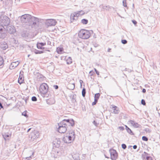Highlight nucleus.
Returning <instances> with one entry per match:
<instances>
[{"label":"nucleus","mask_w":160,"mask_h":160,"mask_svg":"<svg viewBox=\"0 0 160 160\" xmlns=\"http://www.w3.org/2000/svg\"><path fill=\"white\" fill-rule=\"evenodd\" d=\"M27 111H25L22 113V116H23L26 117V118H27L28 117V115L27 114Z\"/></svg>","instance_id":"34"},{"label":"nucleus","mask_w":160,"mask_h":160,"mask_svg":"<svg viewBox=\"0 0 160 160\" xmlns=\"http://www.w3.org/2000/svg\"><path fill=\"white\" fill-rule=\"evenodd\" d=\"M100 7H102L103 9H106V10H109V6H103V5H100Z\"/></svg>","instance_id":"38"},{"label":"nucleus","mask_w":160,"mask_h":160,"mask_svg":"<svg viewBox=\"0 0 160 160\" xmlns=\"http://www.w3.org/2000/svg\"><path fill=\"white\" fill-rule=\"evenodd\" d=\"M57 22L56 20L52 19H47L45 22V24L48 26H54L56 25Z\"/></svg>","instance_id":"10"},{"label":"nucleus","mask_w":160,"mask_h":160,"mask_svg":"<svg viewBox=\"0 0 160 160\" xmlns=\"http://www.w3.org/2000/svg\"><path fill=\"white\" fill-rule=\"evenodd\" d=\"M133 148L134 149H136L137 148V146L136 145H134L133 146Z\"/></svg>","instance_id":"53"},{"label":"nucleus","mask_w":160,"mask_h":160,"mask_svg":"<svg viewBox=\"0 0 160 160\" xmlns=\"http://www.w3.org/2000/svg\"><path fill=\"white\" fill-rule=\"evenodd\" d=\"M121 42L123 44H126L127 43V41L125 39H123L121 40Z\"/></svg>","instance_id":"42"},{"label":"nucleus","mask_w":160,"mask_h":160,"mask_svg":"<svg viewBox=\"0 0 160 160\" xmlns=\"http://www.w3.org/2000/svg\"><path fill=\"white\" fill-rule=\"evenodd\" d=\"M24 81V78L21 72H20L19 76L18 79V82L20 84L23 83Z\"/></svg>","instance_id":"16"},{"label":"nucleus","mask_w":160,"mask_h":160,"mask_svg":"<svg viewBox=\"0 0 160 160\" xmlns=\"http://www.w3.org/2000/svg\"><path fill=\"white\" fill-rule=\"evenodd\" d=\"M86 89L84 88H83L82 90V95L83 97H85L86 95Z\"/></svg>","instance_id":"33"},{"label":"nucleus","mask_w":160,"mask_h":160,"mask_svg":"<svg viewBox=\"0 0 160 160\" xmlns=\"http://www.w3.org/2000/svg\"><path fill=\"white\" fill-rule=\"evenodd\" d=\"M100 94L99 93L95 94L94 95V99L98 101L100 97Z\"/></svg>","instance_id":"31"},{"label":"nucleus","mask_w":160,"mask_h":160,"mask_svg":"<svg viewBox=\"0 0 160 160\" xmlns=\"http://www.w3.org/2000/svg\"><path fill=\"white\" fill-rule=\"evenodd\" d=\"M11 135L5 133L2 134V136L5 140H8V138Z\"/></svg>","instance_id":"25"},{"label":"nucleus","mask_w":160,"mask_h":160,"mask_svg":"<svg viewBox=\"0 0 160 160\" xmlns=\"http://www.w3.org/2000/svg\"><path fill=\"white\" fill-rule=\"evenodd\" d=\"M67 63L68 64H71L72 62V60L70 57H69L66 60Z\"/></svg>","instance_id":"30"},{"label":"nucleus","mask_w":160,"mask_h":160,"mask_svg":"<svg viewBox=\"0 0 160 160\" xmlns=\"http://www.w3.org/2000/svg\"><path fill=\"white\" fill-rule=\"evenodd\" d=\"M132 22L133 23V24H134V25H136L137 23V21H135V20H132Z\"/></svg>","instance_id":"49"},{"label":"nucleus","mask_w":160,"mask_h":160,"mask_svg":"<svg viewBox=\"0 0 160 160\" xmlns=\"http://www.w3.org/2000/svg\"><path fill=\"white\" fill-rule=\"evenodd\" d=\"M141 104L143 105H146V102H145V100L143 99H142L141 100Z\"/></svg>","instance_id":"44"},{"label":"nucleus","mask_w":160,"mask_h":160,"mask_svg":"<svg viewBox=\"0 0 160 160\" xmlns=\"http://www.w3.org/2000/svg\"><path fill=\"white\" fill-rule=\"evenodd\" d=\"M92 30H88L86 29H81L78 33V36L79 38L84 39L88 38L90 36L91 33H92Z\"/></svg>","instance_id":"2"},{"label":"nucleus","mask_w":160,"mask_h":160,"mask_svg":"<svg viewBox=\"0 0 160 160\" xmlns=\"http://www.w3.org/2000/svg\"><path fill=\"white\" fill-rule=\"evenodd\" d=\"M31 128H29V129H28V131H27V132H29V131L31 130Z\"/></svg>","instance_id":"58"},{"label":"nucleus","mask_w":160,"mask_h":160,"mask_svg":"<svg viewBox=\"0 0 160 160\" xmlns=\"http://www.w3.org/2000/svg\"><path fill=\"white\" fill-rule=\"evenodd\" d=\"M112 109L113 111H112V113H113L115 114H118L119 112V110L118 108L115 106H112Z\"/></svg>","instance_id":"20"},{"label":"nucleus","mask_w":160,"mask_h":160,"mask_svg":"<svg viewBox=\"0 0 160 160\" xmlns=\"http://www.w3.org/2000/svg\"><path fill=\"white\" fill-rule=\"evenodd\" d=\"M68 132V133H67L68 135L69 136H71L72 139L74 140L75 138L74 132L72 130H71L69 131Z\"/></svg>","instance_id":"21"},{"label":"nucleus","mask_w":160,"mask_h":160,"mask_svg":"<svg viewBox=\"0 0 160 160\" xmlns=\"http://www.w3.org/2000/svg\"><path fill=\"white\" fill-rule=\"evenodd\" d=\"M93 73L94 72L92 71H91L89 73L90 76H92L93 75Z\"/></svg>","instance_id":"50"},{"label":"nucleus","mask_w":160,"mask_h":160,"mask_svg":"<svg viewBox=\"0 0 160 160\" xmlns=\"http://www.w3.org/2000/svg\"><path fill=\"white\" fill-rule=\"evenodd\" d=\"M53 87L56 89H57L58 88V86L57 85H54Z\"/></svg>","instance_id":"51"},{"label":"nucleus","mask_w":160,"mask_h":160,"mask_svg":"<svg viewBox=\"0 0 160 160\" xmlns=\"http://www.w3.org/2000/svg\"><path fill=\"white\" fill-rule=\"evenodd\" d=\"M3 108V106L2 105V103H1V102H0V109H1V108Z\"/></svg>","instance_id":"54"},{"label":"nucleus","mask_w":160,"mask_h":160,"mask_svg":"<svg viewBox=\"0 0 160 160\" xmlns=\"http://www.w3.org/2000/svg\"><path fill=\"white\" fill-rule=\"evenodd\" d=\"M46 45L45 43L38 42L37 43V46L38 48L39 49H42V47Z\"/></svg>","instance_id":"22"},{"label":"nucleus","mask_w":160,"mask_h":160,"mask_svg":"<svg viewBox=\"0 0 160 160\" xmlns=\"http://www.w3.org/2000/svg\"><path fill=\"white\" fill-rule=\"evenodd\" d=\"M61 142L60 138H55L52 142L53 146V147L58 148L60 147Z\"/></svg>","instance_id":"14"},{"label":"nucleus","mask_w":160,"mask_h":160,"mask_svg":"<svg viewBox=\"0 0 160 160\" xmlns=\"http://www.w3.org/2000/svg\"><path fill=\"white\" fill-rule=\"evenodd\" d=\"M48 88V86L46 83H43L40 85L39 91L43 97H48V94L47 93Z\"/></svg>","instance_id":"3"},{"label":"nucleus","mask_w":160,"mask_h":160,"mask_svg":"<svg viewBox=\"0 0 160 160\" xmlns=\"http://www.w3.org/2000/svg\"><path fill=\"white\" fill-rule=\"evenodd\" d=\"M34 154V152H33L32 154V155L29 156V157H28L26 158V159H28V160H29V158H31V157L32 156H33Z\"/></svg>","instance_id":"48"},{"label":"nucleus","mask_w":160,"mask_h":160,"mask_svg":"<svg viewBox=\"0 0 160 160\" xmlns=\"http://www.w3.org/2000/svg\"><path fill=\"white\" fill-rule=\"evenodd\" d=\"M88 21L86 19H83L81 20V22L83 24H86L88 23Z\"/></svg>","instance_id":"32"},{"label":"nucleus","mask_w":160,"mask_h":160,"mask_svg":"<svg viewBox=\"0 0 160 160\" xmlns=\"http://www.w3.org/2000/svg\"><path fill=\"white\" fill-rule=\"evenodd\" d=\"M74 124V121L72 119H64L58 123V131L60 133H64L67 130V126L73 127Z\"/></svg>","instance_id":"1"},{"label":"nucleus","mask_w":160,"mask_h":160,"mask_svg":"<svg viewBox=\"0 0 160 160\" xmlns=\"http://www.w3.org/2000/svg\"><path fill=\"white\" fill-rule=\"evenodd\" d=\"M62 140L65 143H70L73 141L74 139H72L71 136H69L68 135V134H67L66 136L63 138Z\"/></svg>","instance_id":"13"},{"label":"nucleus","mask_w":160,"mask_h":160,"mask_svg":"<svg viewBox=\"0 0 160 160\" xmlns=\"http://www.w3.org/2000/svg\"><path fill=\"white\" fill-rule=\"evenodd\" d=\"M78 12L79 16L83 15L84 14V11H83L82 10L78 11V12Z\"/></svg>","instance_id":"36"},{"label":"nucleus","mask_w":160,"mask_h":160,"mask_svg":"<svg viewBox=\"0 0 160 160\" xmlns=\"http://www.w3.org/2000/svg\"><path fill=\"white\" fill-rule=\"evenodd\" d=\"M39 24V19L32 16L29 26L32 28L36 29L38 28Z\"/></svg>","instance_id":"4"},{"label":"nucleus","mask_w":160,"mask_h":160,"mask_svg":"<svg viewBox=\"0 0 160 160\" xmlns=\"http://www.w3.org/2000/svg\"><path fill=\"white\" fill-rule=\"evenodd\" d=\"M142 139L143 141H147L148 139L147 137L145 136H143L142 137Z\"/></svg>","instance_id":"39"},{"label":"nucleus","mask_w":160,"mask_h":160,"mask_svg":"<svg viewBox=\"0 0 160 160\" xmlns=\"http://www.w3.org/2000/svg\"><path fill=\"white\" fill-rule=\"evenodd\" d=\"M122 147L123 149H125L127 148V146L125 144H122Z\"/></svg>","instance_id":"43"},{"label":"nucleus","mask_w":160,"mask_h":160,"mask_svg":"<svg viewBox=\"0 0 160 160\" xmlns=\"http://www.w3.org/2000/svg\"><path fill=\"white\" fill-rule=\"evenodd\" d=\"M94 69L96 72V71H98L96 68H94Z\"/></svg>","instance_id":"61"},{"label":"nucleus","mask_w":160,"mask_h":160,"mask_svg":"<svg viewBox=\"0 0 160 160\" xmlns=\"http://www.w3.org/2000/svg\"><path fill=\"white\" fill-rule=\"evenodd\" d=\"M98 101L94 99V101L93 102H92V105H95L96 104V103H97V102H98Z\"/></svg>","instance_id":"47"},{"label":"nucleus","mask_w":160,"mask_h":160,"mask_svg":"<svg viewBox=\"0 0 160 160\" xmlns=\"http://www.w3.org/2000/svg\"><path fill=\"white\" fill-rule=\"evenodd\" d=\"M142 92L144 93H145L146 92V89L144 88H143L142 90Z\"/></svg>","instance_id":"55"},{"label":"nucleus","mask_w":160,"mask_h":160,"mask_svg":"<svg viewBox=\"0 0 160 160\" xmlns=\"http://www.w3.org/2000/svg\"><path fill=\"white\" fill-rule=\"evenodd\" d=\"M32 100L33 101H37V98L35 96H33L32 98Z\"/></svg>","instance_id":"41"},{"label":"nucleus","mask_w":160,"mask_h":160,"mask_svg":"<svg viewBox=\"0 0 160 160\" xmlns=\"http://www.w3.org/2000/svg\"><path fill=\"white\" fill-rule=\"evenodd\" d=\"M70 97L72 101V102H74L76 101V95L75 94H71L70 95Z\"/></svg>","instance_id":"27"},{"label":"nucleus","mask_w":160,"mask_h":160,"mask_svg":"<svg viewBox=\"0 0 160 160\" xmlns=\"http://www.w3.org/2000/svg\"><path fill=\"white\" fill-rule=\"evenodd\" d=\"M44 77L43 75L38 73L37 76V79L39 81H42L44 80Z\"/></svg>","instance_id":"23"},{"label":"nucleus","mask_w":160,"mask_h":160,"mask_svg":"<svg viewBox=\"0 0 160 160\" xmlns=\"http://www.w3.org/2000/svg\"><path fill=\"white\" fill-rule=\"evenodd\" d=\"M7 36V33L5 28L3 26H0V38L4 39Z\"/></svg>","instance_id":"8"},{"label":"nucleus","mask_w":160,"mask_h":160,"mask_svg":"<svg viewBox=\"0 0 160 160\" xmlns=\"http://www.w3.org/2000/svg\"><path fill=\"white\" fill-rule=\"evenodd\" d=\"M19 62L18 61L12 62L10 67V69H12L17 67L19 64Z\"/></svg>","instance_id":"17"},{"label":"nucleus","mask_w":160,"mask_h":160,"mask_svg":"<svg viewBox=\"0 0 160 160\" xmlns=\"http://www.w3.org/2000/svg\"><path fill=\"white\" fill-rule=\"evenodd\" d=\"M39 132L38 131H34L31 133L30 135V137L33 141L34 140L38 138L39 137Z\"/></svg>","instance_id":"11"},{"label":"nucleus","mask_w":160,"mask_h":160,"mask_svg":"<svg viewBox=\"0 0 160 160\" xmlns=\"http://www.w3.org/2000/svg\"><path fill=\"white\" fill-rule=\"evenodd\" d=\"M21 36L26 39L32 38L34 37V34L32 32L27 31L22 32L21 33Z\"/></svg>","instance_id":"7"},{"label":"nucleus","mask_w":160,"mask_h":160,"mask_svg":"<svg viewBox=\"0 0 160 160\" xmlns=\"http://www.w3.org/2000/svg\"><path fill=\"white\" fill-rule=\"evenodd\" d=\"M25 102L26 103L27 102V100H25Z\"/></svg>","instance_id":"64"},{"label":"nucleus","mask_w":160,"mask_h":160,"mask_svg":"<svg viewBox=\"0 0 160 160\" xmlns=\"http://www.w3.org/2000/svg\"><path fill=\"white\" fill-rule=\"evenodd\" d=\"M43 53V51H39L38 50H36L35 52V53L36 54H41Z\"/></svg>","instance_id":"37"},{"label":"nucleus","mask_w":160,"mask_h":160,"mask_svg":"<svg viewBox=\"0 0 160 160\" xmlns=\"http://www.w3.org/2000/svg\"><path fill=\"white\" fill-rule=\"evenodd\" d=\"M0 47L3 50H5L8 48V45L6 42H2L0 43Z\"/></svg>","instance_id":"19"},{"label":"nucleus","mask_w":160,"mask_h":160,"mask_svg":"<svg viewBox=\"0 0 160 160\" xmlns=\"http://www.w3.org/2000/svg\"><path fill=\"white\" fill-rule=\"evenodd\" d=\"M149 155V154L144 152L142 154V158L143 159V160H146L147 158V157L148 156V155Z\"/></svg>","instance_id":"24"},{"label":"nucleus","mask_w":160,"mask_h":160,"mask_svg":"<svg viewBox=\"0 0 160 160\" xmlns=\"http://www.w3.org/2000/svg\"><path fill=\"white\" fill-rule=\"evenodd\" d=\"M72 157L75 160H79V156L78 153H76L72 155Z\"/></svg>","instance_id":"26"},{"label":"nucleus","mask_w":160,"mask_h":160,"mask_svg":"<svg viewBox=\"0 0 160 160\" xmlns=\"http://www.w3.org/2000/svg\"><path fill=\"white\" fill-rule=\"evenodd\" d=\"M109 152L111 159L116 160L118 157V154L116 150L113 149H110L109 150Z\"/></svg>","instance_id":"9"},{"label":"nucleus","mask_w":160,"mask_h":160,"mask_svg":"<svg viewBox=\"0 0 160 160\" xmlns=\"http://www.w3.org/2000/svg\"><path fill=\"white\" fill-rule=\"evenodd\" d=\"M158 114H159L160 115V112H158Z\"/></svg>","instance_id":"62"},{"label":"nucleus","mask_w":160,"mask_h":160,"mask_svg":"<svg viewBox=\"0 0 160 160\" xmlns=\"http://www.w3.org/2000/svg\"><path fill=\"white\" fill-rule=\"evenodd\" d=\"M10 22V19L6 16H2L0 17V23L1 26L5 27L8 25Z\"/></svg>","instance_id":"5"},{"label":"nucleus","mask_w":160,"mask_h":160,"mask_svg":"<svg viewBox=\"0 0 160 160\" xmlns=\"http://www.w3.org/2000/svg\"><path fill=\"white\" fill-rule=\"evenodd\" d=\"M119 128L122 130H123L124 129V128L123 127H119Z\"/></svg>","instance_id":"52"},{"label":"nucleus","mask_w":160,"mask_h":160,"mask_svg":"<svg viewBox=\"0 0 160 160\" xmlns=\"http://www.w3.org/2000/svg\"><path fill=\"white\" fill-rule=\"evenodd\" d=\"M79 16L77 12H75L71 14L70 17L71 22H72L74 20L77 19Z\"/></svg>","instance_id":"15"},{"label":"nucleus","mask_w":160,"mask_h":160,"mask_svg":"<svg viewBox=\"0 0 160 160\" xmlns=\"http://www.w3.org/2000/svg\"><path fill=\"white\" fill-rule=\"evenodd\" d=\"M63 50V48L58 47L57 48V51L58 54H61L62 53Z\"/></svg>","instance_id":"29"},{"label":"nucleus","mask_w":160,"mask_h":160,"mask_svg":"<svg viewBox=\"0 0 160 160\" xmlns=\"http://www.w3.org/2000/svg\"><path fill=\"white\" fill-rule=\"evenodd\" d=\"M4 60L3 58L0 56V66L3 63Z\"/></svg>","instance_id":"35"},{"label":"nucleus","mask_w":160,"mask_h":160,"mask_svg":"<svg viewBox=\"0 0 160 160\" xmlns=\"http://www.w3.org/2000/svg\"><path fill=\"white\" fill-rule=\"evenodd\" d=\"M96 72L97 75H99V72L98 71H96Z\"/></svg>","instance_id":"57"},{"label":"nucleus","mask_w":160,"mask_h":160,"mask_svg":"<svg viewBox=\"0 0 160 160\" xmlns=\"http://www.w3.org/2000/svg\"><path fill=\"white\" fill-rule=\"evenodd\" d=\"M32 16L29 14H25L22 15L20 18L21 21L22 23H27L29 25Z\"/></svg>","instance_id":"6"},{"label":"nucleus","mask_w":160,"mask_h":160,"mask_svg":"<svg viewBox=\"0 0 160 160\" xmlns=\"http://www.w3.org/2000/svg\"><path fill=\"white\" fill-rule=\"evenodd\" d=\"M123 5L124 7H127L126 0H123L122 1Z\"/></svg>","instance_id":"40"},{"label":"nucleus","mask_w":160,"mask_h":160,"mask_svg":"<svg viewBox=\"0 0 160 160\" xmlns=\"http://www.w3.org/2000/svg\"><path fill=\"white\" fill-rule=\"evenodd\" d=\"M111 50V49L110 48H108V52H110V51Z\"/></svg>","instance_id":"56"},{"label":"nucleus","mask_w":160,"mask_h":160,"mask_svg":"<svg viewBox=\"0 0 160 160\" xmlns=\"http://www.w3.org/2000/svg\"><path fill=\"white\" fill-rule=\"evenodd\" d=\"M147 160H152V158L149 155H148L146 159Z\"/></svg>","instance_id":"45"},{"label":"nucleus","mask_w":160,"mask_h":160,"mask_svg":"<svg viewBox=\"0 0 160 160\" xmlns=\"http://www.w3.org/2000/svg\"><path fill=\"white\" fill-rule=\"evenodd\" d=\"M126 129L127 131V132L130 134L131 135H133L134 134L132 132L131 129L129 128L126 125L125 126Z\"/></svg>","instance_id":"28"},{"label":"nucleus","mask_w":160,"mask_h":160,"mask_svg":"<svg viewBox=\"0 0 160 160\" xmlns=\"http://www.w3.org/2000/svg\"><path fill=\"white\" fill-rule=\"evenodd\" d=\"M6 30L10 34H12L15 32L16 30L13 26L8 25L6 27Z\"/></svg>","instance_id":"12"},{"label":"nucleus","mask_w":160,"mask_h":160,"mask_svg":"<svg viewBox=\"0 0 160 160\" xmlns=\"http://www.w3.org/2000/svg\"><path fill=\"white\" fill-rule=\"evenodd\" d=\"M72 85L73 86V89L74 88V87H75V85H74V84H73Z\"/></svg>","instance_id":"60"},{"label":"nucleus","mask_w":160,"mask_h":160,"mask_svg":"<svg viewBox=\"0 0 160 160\" xmlns=\"http://www.w3.org/2000/svg\"><path fill=\"white\" fill-rule=\"evenodd\" d=\"M93 123L96 127L98 126L99 124V123H97V122L95 120L93 121Z\"/></svg>","instance_id":"46"},{"label":"nucleus","mask_w":160,"mask_h":160,"mask_svg":"<svg viewBox=\"0 0 160 160\" xmlns=\"http://www.w3.org/2000/svg\"><path fill=\"white\" fill-rule=\"evenodd\" d=\"M30 56V54L28 55V57H29Z\"/></svg>","instance_id":"63"},{"label":"nucleus","mask_w":160,"mask_h":160,"mask_svg":"<svg viewBox=\"0 0 160 160\" xmlns=\"http://www.w3.org/2000/svg\"><path fill=\"white\" fill-rule=\"evenodd\" d=\"M104 156H105V157L106 158H109L107 156H106V155L105 154H104Z\"/></svg>","instance_id":"59"},{"label":"nucleus","mask_w":160,"mask_h":160,"mask_svg":"<svg viewBox=\"0 0 160 160\" xmlns=\"http://www.w3.org/2000/svg\"><path fill=\"white\" fill-rule=\"evenodd\" d=\"M130 122L134 128H141L142 127L140 125L135 122L134 121L131 120L130 121Z\"/></svg>","instance_id":"18"}]
</instances>
